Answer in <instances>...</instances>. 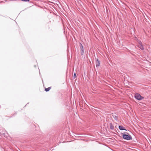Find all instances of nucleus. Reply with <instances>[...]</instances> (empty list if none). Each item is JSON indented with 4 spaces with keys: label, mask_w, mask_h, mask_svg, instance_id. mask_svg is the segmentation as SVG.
<instances>
[{
    "label": "nucleus",
    "mask_w": 151,
    "mask_h": 151,
    "mask_svg": "<svg viewBox=\"0 0 151 151\" xmlns=\"http://www.w3.org/2000/svg\"><path fill=\"white\" fill-rule=\"evenodd\" d=\"M135 98L138 100H140L143 99L144 98L138 93H136L135 94Z\"/></svg>",
    "instance_id": "obj_1"
},
{
    "label": "nucleus",
    "mask_w": 151,
    "mask_h": 151,
    "mask_svg": "<svg viewBox=\"0 0 151 151\" xmlns=\"http://www.w3.org/2000/svg\"><path fill=\"white\" fill-rule=\"evenodd\" d=\"M123 138L127 140H129L131 139L132 138L131 136H129L127 134H123Z\"/></svg>",
    "instance_id": "obj_2"
},
{
    "label": "nucleus",
    "mask_w": 151,
    "mask_h": 151,
    "mask_svg": "<svg viewBox=\"0 0 151 151\" xmlns=\"http://www.w3.org/2000/svg\"><path fill=\"white\" fill-rule=\"evenodd\" d=\"M139 45H138V47L141 49L143 50L144 49V47L142 45V43L141 42H139Z\"/></svg>",
    "instance_id": "obj_3"
},
{
    "label": "nucleus",
    "mask_w": 151,
    "mask_h": 151,
    "mask_svg": "<svg viewBox=\"0 0 151 151\" xmlns=\"http://www.w3.org/2000/svg\"><path fill=\"white\" fill-rule=\"evenodd\" d=\"M96 67L99 66L100 65V62L98 59H96Z\"/></svg>",
    "instance_id": "obj_4"
},
{
    "label": "nucleus",
    "mask_w": 151,
    "mask_h": 151,
    "mask_svg": "<svg viewBox=\"0 0 151 151\" xmlns=\"http://www.w3.org/2000/svg\"><path fill=\"white\" fill-rule=\"evenodd\" d=\"M119 128L121 130H127L125 129L124 128V127L122 126H119Z\"/></svg>",
    "instance_id": "obj_5"
},
{
    "label": "nucleus",
    "mask_w": 151,
    "mask_h": 151,
    "mask_svg": "<svg viewBox=\"0 0 151 151\" xmlns=\"http://www.w3.org/2000/svg\"><path fill=\"white\" fill-rule=\"evenodd\" d=\"M51 88V87H50L48 88H45V91H46V92H47L48 91H49Z\"/></svg>",
    "instance_id": "obj_6"
},
{
    "label": "nucleus",
    "mask_w": 151,
    "mask_h": 151,
    "mask_svg": "<svg viewBox=\"0 0 151 151\" xmlns=\"http://www.w3.org/2000/svg\"><path fill=\"white\" fill-rule=\"evenodd\" d=\"M110 128L111 129H114V126L111 123L110 124Z\"/></svg>",
    "instance_id": "obj_7"
},
{
    "label": "nucleus",
    "mask_w": 151,
    "mask_h": 151,
    "mask_svg": "<svg viewBox=\"0 0 151 151\" xmlns=\"http://www.w3.org/2000/svg\"><path fill=\"white\" fill-rule=\"evenodd\" d=\"M81 49V50L82 51H83V47L82 45V44H81V46H80Z\"/></svg>",
    "instance_id": "obj_8"
},
{
    "label": "nucleus",
    "mask_w": 151,
    "mask_h": 151,
    "mask_svg": "<svg viewBox=\"0 0 151 151\" xmlns=\"http://www.w3.org/2000/svg\"><path fill=\"white\" fill-rule=\"evenodd\" d=\"M22 1H29V0H21Z\"/></svg>",
    "instance_id": "obj_9"
},
{
    "label": "nucleus",
    "mask_w": 151,
    "mask_h": 151,
    "mask_svg": "<svg viewBox=\"0 0 151 151\" xmlns=\"http://www.w3.org/2000/svg\"><path fill=\"white\" fill-rule=\"evenodd\" d=\"M76 73H75L73 75V78H76Z\"/></svg>",
    "instance_id": "obj_10"
},
{
    "label": "nucleus",
    "mask_w": 151,
    "mask_h": 151,
    "mask_svg": "<svg viewBox=\"0 0 151 151\" xmlns=\"http://www.w3.org/2000/svg\"><path fill=\"white\" fill-rule=\"evenodd\" d=\"M115 119H117V118H116V117H115Z\"/></svg>",
    "instance_id": "obj_11"
},
{
    "label": "nucleus",
    "mask_w": 151,
    "mask_h": 151,
    "mask_svg": "<svg viewBox=\"0 0 151 151\" xmlns=\"http://www.w3.org/2000/svg\"><path fill=\"white\" fill-rule=\"evenodd\" d=\"M115 119H117V118H116V117H115Z\"/></svg>",
    "instance_id": "obj_12"
}]
</instances>
